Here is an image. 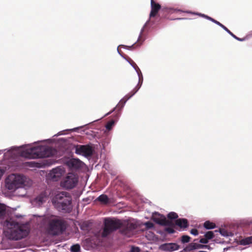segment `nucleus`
Segmentation results:
<instances>
[{
	"instance_id": "33",
	"label": "nucleus",
	"mask_w": 252,
	"mask_h": 252,
	"mask_svg": "<svg viewBox=\"0 0 252 252\" xmlns=\"http://www.w3.org/2000/svg\"><path fill=\"white\" fill-rule=\"evenodd\" d=\"M165 11L166 12H170L171 13H175V12H183L184 11L179 9H177V8H172V7H166L165 8Z\"/></svg>"
},
{
	"instance_id": "15",
	"label": "nucleus",
	"mask_w": 252,
	"mask_h": 252,
	"mask_svg": "<svg viewBox=\"0 0 252 252\" xmlns=\"http://www.w3.org/2000/svg\"><path fill=\"white\" fill-rule=\"evenodd\" d=\"M150 22V20L148 19L146 21V22L145 23V24L144 25L143 28L141 29V30L140 31V33H139L138 39L137 40V42H140L139 43V44H138L139 46H141L143 44L144 41L145 40V38H142V37L143 33V32L144 31L145 29L146 28V27L149 24Z\"/></svg>"
},
{
	"instance_id": "21",
	"label": "nucleus",
	"mask_w": 252,
	"mask_h": 252,
	"mask_svg": "<svg viewBox=\"0 0 252 252\" xmlns=\"http://www.w3.org/2000/svg\"><path fill=\"white\" fill-rule=\"evenodd\" d=\"M241 244L243 245H247L252 244V236L242 239L241 241Z\"/></svg>"
},
{
	"instance_id": "7",
	"label": "nucleus",
	"mask_w": 252,
	"mask_h": 252,
	"mask_svg": "<svg viewBox=\"0 0 252 252\" xmlns=\"http://www.w3.org/2000/svg\"><path fill=\"white\" fill-rule=\"evenodd\" d=\"M75 153L77 155L82 156L86 158L91 157L94 153V148L92 144L76 145L74 146Z\"/></svg>"
},
{
	"instance_id": "49",
	"label": "nucleus",
	"mask_w": 252,
	"mask_h": 252,
	"mask_svg": "<svg viewBox=\"0 0 252 252\" xmlns=\"http://www.w3.org/2000/svg\"><path fill=\"white\" fill-rule=\"evenodd\" d=\"M4 171L3 170L0 169V179L3 174Z\"/></svg>"
},
{
	"instance_id": "5",
	"label": "nucleus",
	"mask_w": 252,
	"mask_h": 252,
	"mask_svg": "<svg viewBox=\"0 0 252 252\" xmlns=\"http://www.w3.org/2000/svg\"><path fill=\"white\" fill-rule=\"evenodd\" d=\"M32 185V181L29 178L20 174H11L5 180V187L8 190H15L17 189H24L21 195L25 196L27 190Z\"/></svg>"
},
{
	"instance_id": "9",
	"label": "nucleus",
	"mask_w": 252,
	"mask_h": 252,
	"mask_svg": "<svg viewBox=\"0 0 252 252\" xmlns=\"http://www.w3.org/2000/svg\"><path fill=\"white\" fill-rule=\"evenodd\" d=\"M49 191L45 190L37 195L32 201L31 203L35 207H40L48 199Z\"/></svg>"
},
{
	"instance_id": "52",
	"label": "nucleus",
	"mask_w": 252,
	"mask_h": 252,
	"mask_svg": "<svg viewBox=\"0 0 252 252\" xmlns=\"http://www.w3.org/2000/svg\"><path fill=\"white\" fill-rule=\"evenodd\" d=\"M116 109H117V108H116V107H115L113 109H112L110 111V113H113L114 111H115V110H116Z\"/></svg>"
},
{
	"instance_id": "36",
	"label": "nucleus",
	"mask_w": 252,
	"mask_h": 252,
	"mask_svg": "<svg viewBox=\"0 0 252 252\" xmlns=\"http://www.w3.org/2000/svg\"><path fill=\"white\" fill-rule=\"evenodd\" d=\"M131 65V66L134 69L135 71L137 70H139V68L137 66L136 64L132 61H128V60H126Z\"/></svg>"
},
{
	"instance_id": "4",
	"label": "nucleus",
	"mask_w": 252,
	"mask_h": 252,
	"mask_svg": "<svg viewBox=\"0 0 252 252\" xmlns=\"http://www.w3.org/2000/svg\"><path fill=\"white\" fill-rule=\"evenodd\" d=\"M3 225L7 228L5 231L6 237L10 240H18L28 236L30 232L26 224H20L10 218L6 220Z\"/></svg>"
},
{
	"instance_id": "34",
	"label": "nucleus",
	"mask_w": 252,
	"mask_h": 252,
	"mask_svg": "<svg viewBox=\"0 0 252 252\" xmlns=\"http://www.w3.org/2000/svg\"><path fill=\"white\" fill-rule=\"evenodd\" d=\"M136 89V86L127 94L125 95L124 97L126 98V100H128L131 97H132L136 93H135V91Z\"/></svg>"
},
{
	"instance_id": "10",
	"label": "nucleus",
	"mask_w": 252,
	"mask_h": 252,
	"mask_svg": "<svg viewBox=\"0 0 252 252\" xmlns=\"http://www.w3.org/2000/svg\"><path fill=\"white\" fill-rule=\"evenodd\" d=\"M180 246L176 243H166L160 245L159 249L165 252H173L180 249Z\"/></svg>"
},
{
	"instance_id": "12",
	"label": "nucleus",
	"mask_w": 252,
	"mask_h": 252,
	"mask_svg": "<svg viewBox=\"0 0 252 252\" xmlns=\"http://www.w3.org/2000/svg\"><path fill=\"white\" fill-rule=\"evenodd\" d=\"M70 168L73 169H79L83 167L84 163L78 158H71L67 162Z\"/></svg>"
},
{
	"instance_id": "53",
	"label": "nucleus",
	"mask_w": 252,
	"mask_h": 252,
	"mask_svg": "<svg viewBox=\"0 0 252 252\" xmlns=\"http://www.w3.org/2000/svg\"><path fill=\"white\" fill-rule=\"evenodd\" d=\"M111 114V113H110V112H109L107 114H106L104 116H108Z\"/></svg>"
},
{
	"instance_id": "13",
	"label": "nucleus",
	"mask_w": 252,
	"mask_h": 252,
	"mask_svg": "<svg viewBox=\"0 0 252 252\" xmlns=\"http://www.w3.org/2000/svg\"><path fill=\"white\" fill-rule=\"evenodd\" d=\"M175 224L181 228H186L189 226V222L188 220L186 219L180 218L177 219L175 220Z\"/></svg>"
},
{
	"instance_id": "20",
	"label": "nucleus",
	"mask_w": 252,
	"mask_h": 252,
	"mask_svg": "<svg viewBox=\"0 0 252 252\" xmlns=\"http://www.w3.org/2000/svg\"><path fill=\"white\" fill-rule=\"evenodd\" d=\"M204 227L207 229H211L216 227V224L210 221H206L203 224Z\"/></svg>"
},
{
	"instance_id": "50",
	"label": "nucleus",
	"mask_w": 252,
	"mask_h": 252,
	"mask_svg": "<svg viewBox=\"0 0 252 252\" xmlns=\"http://www.w3.org/2000/svg\"><path fill=\"white\" fill-rule=\"evenodd\" d=\"M6 150H7V149L0 150V154H2V153L5 152Z\"/></svg>"
},
{
	"instance_id": "38",
	"label": "nucleus",
	"mask_w": 252,
	"mask_h": 252,
	"mask_svg": "<svg viewBox=\"0 0 252 252\" xmlns=\"http://www.w3.org/2000/svg\"><path fill=\"white\" fill-rule=\"evenodd\" d=\"M140 42H135L133 44H132V45L131 46H126V45H120L119 46H122V47L124 48H126L127 49H128V50H130L131 49H132L133 47H134V46L135 44H136V43H138V44H139ZM138 46H139L138 45V44H137Z\"/></svg>"
},
{
	"instance_id": "14",
	"label": "nucleus",
	"mask_w": 252,
	"mask_h": 252,
	"mask_svg": "<svg viewBox=\"0 0 252 252\" xmlns=\"http://www.w3.org/2000/svg\"><path fill=\"white\" fill-rule=\"evenodd\" d=\"M127 101V100H126V98H125V97H124L123 98H122L120 100V101H119L118 104L116 105L117 113L116 115V117L117 118H119V117H120V112L121 111V110L123 109V108L125 106V104Z\"/></svg>"
},
{
	"instance_id": "47",
	"label": "nucleus",
	"mask_w": 252,
	"mask_h": 252,
	"mask_svg": "<svg viewBox=\"0 0 252 252\" xmlns=\"http://www.w3.org/2000/svg\"><path fill=\"white\" fill-rule=\"evenodd\" d=\"M205 19H207V20H209V21H211L212 22H213V21H214V19L212 18V17L208 16L207 15H206Z\"/></svg>"
},
{
	"instance_id": "31",
	"label": "nucleus",
	"mask_w": 252,
	"mask_h": 252,
	"mask_svg": "<svg viewBox=\"0 0 252 252\" xmlns=\"http://www.w3.org/2000/svg\"><path fill=\"white\" fill-rule=\"evenodd\" d=\"M143 76H141V77L139 76V77H138V84H137V85L136 86V89L135 91V93H137L138 91V90L140 89V88H141L142 83H143Z\"/></svg>"
},
{
	"instance_id": "45",
	"label": "nucleus",
	"mask_w": 252,
	"mask_h": 252,
	"mask_svg": "<svg viewBox=\"0 0 252 252\" xmlns=\"http://www.w3.org/2000/svg\"><path fill=\"white\" fill-rule=\"evenodd\" d=\"M193 14H195V15H198V16H199L200 17H202L203 18H205L206 15H205L204 14H202L201 13H194Z\"/></svg>"
},
{
	"instance_id": "41",
	"label": "nucleus",
	"mask_w": 252,
	"mask_h": 252,
	"mask_svg": "<svg viewBox=\"0 0 252 252\" xmlns=\"http://www.w3.org/2000/svg\"><path fill=\"white\" fill-rule=\"evenodd\" d=\"M199 242L201 244H206L209 242V240H208L205 237L204 238H201Z\"/></svg>"
},
{
	"instance_id": "27",
	"label": "nucleus",
	"mask_w": 252,
	"mask_h": 252,
	"mask_svg": "<svg viewBox=\"0 0 252 252\" xmlns=\"http://www.w3.org/2000/svg\"><path fill=\"white\" fill-rule=\"evenodd\" d=\"M178 217L177 214L174 212H170L167 215V218L170 220L177 219Z\"/></svg>"
},
{
	"instance_id": "24",
	"label": "nucleus",
	"mask_w": 252,
	"mask_h": 252,
	"mask_svg": "<svg viewBox=\"0 0 252 252\" xmlns=\"http://www.w3.org/2000/svg\"><path fill=\"white\" fill-rule=\"evenodd\" d=\"M163 223L164 224H163L162 226H166V227H174L176 225L175 223H174L173 222L170 220H167L166 218L164 220Z\"/></svg>"
},
{
	"instance_id": "19",
	"label": "nucleus",
	"mask_w": 252,
	"mask_h": 252,
	"mask_svg": "<svg viewBox=\"0 0 252 252\" xmlns=\"http://www.w3.org/2000/svg\"><path fill=\"white\" fill-rule=\"evenodd\" d=\"M151 9L157 11H158L161 8L160 5L158 3H156L154 0H151Z\"/></svg>"
},
{
	"instance_id": "8",
	"label": "nucleus",
	"mask_w": 252,
	"mask_h": 252,
	"mask_svg": "<svg viewBox=\"0 0 252 252\" xmlns=\"http://www.w3.org/2000/svg\"><path fill=\"white\" fill-rule=\"evenodd\" d=\"M78 182L77 176L71 173H68L61 182V186L67 189L73 188Z\"/></svg>"
},
{
	"instance_id": "18",
	"label": "nucleus",
	"mask_w": 252,
	"mask_h": 252,
	"mask_svg": "<svg viewBox=\"0 0 252 252\" xmlns=\"http://www.w3.org/2000/svg\"><path fill=\"white\" fill-rule=\"evenodd\" d=\"M69 250L70 252H82L81 246L79 244L72 245Z\"/></svg>"
},
{
	"instance_id": "39",
	"label": "nucleus",
	"mask_w": 252,
	"mask_h": 252,
	"mask_svg": "<svg viewBox=\"0 0 252 252\" xmlns=\"http://www.w3.org/2000/svg\"><path fill=\"white\" fill-rule=\"evenodd\" d=\"M174 228V227H166L164 229V231L168 232L169 234H173L175 232Z\"/></svg>"
},
{
	"instance_id": "51",
	"label": "nucleus",
	"mask_w": 252,
	"mask_h": 252,
	"mask_svg": "<svg viewBox=\"0 0 252 252\" xmlns=\"http://www.w3.org/2000/svg\"><path fill=\"white\" fill-rule=\"evenodd\" d=\"M184 19H186V18H177L174 19V20H184Z\"/></svg>"
},
{
	"instance_id": "28",
	"label": "nucleus",
	"mask_w": 252,
	"mask_h": 252,
	"mask_svg": "<svg viewBox=\"0 0 252 252\" xmlns=\"http://www.w3.org/2000/svg\"><path fill=\"white\" fill-rule=\"evenodd\" d=\"M214 233L213 231H209L205 233L204 237H205L209 241L214 237Z\"/></svg>"
},
{
	"instance_id": "35",
	"label": "nucleus",
	"mask_w": 252,
	"mask_h": 252,
	"mask_svg": "<svg viewBox=\"0 0 252 252\" xmlns=\"http://www.w3.org/2000/svg\"><path fill=\"white\" fill-rule=\"evenodd\" d=\"M215 232H218V230H215ZM220 233L224 237H227L229 236L228 232L223 228H220L219 230Z\"/></svg>"
},
{
	"instance_id": "32",
	"label": "nucleus",
	"mask_w": 252,
	"mask_h": 252,
	"mask_svg": "<svg viewBox=\"0 0 252 252\" xmlns=\"http://www.w3.org/2000/svg\"><path fill=\"white\" fill-rule=\"evenodd\" d=\"M190 237L186 235H184L181 237V241L183 244L187 243L190 241Z\"/></svg>"
},
{
	"instance_id": "2",
	"label": "nucleus",
	"mask_w": 252,
	"mask_h": 252,
	"mask_svg": "<svg viewBox=\"0 0 252 252\" xmlns=\"http://www.w3.org/2000/svg\"><path fill=\"white\" fill-rule=\"evenodd\" d=\"M137 226V224L134 220H121L115 218H105L103 227L96 235L98 238L105 239L119 229L121 234L129 237L133 234V231Z\"/></svg>"
},
{
	"instance_id": "56",
	"label": "nucleus",
	"mask_w": 252,
	"mask_h": 252,
	"mask_svg": "<svg viewBox=\"0 0 252 252\" xmlns=\"http://www.w3.org/2000/svg\"><path fill=\"white\" fill-rule=\"evenodd\" d=\"M187 13H191V12H189V11H186Z\"/></svg>"
},
{
	"instance_id": "22",
	"label": "nucleus",
	"mask_w": 252,
	"mask_h": 252,
	"mask_svg": "<svg viewBox=\"0 0 252 252\" xmlns=\"http://www.w3.org/2000/svg\"><path fill=\"white\" fill-rule=\"evenodd\" d=\"M226 31L229 35H230L232 37H233L235 39L240 41H243L246 40V38H239L237 36H236L235 34H233L230 30H229L227 28H225V30H224Z\"/></svg>"
},
{
	"instance_id": "44",
	"label": "nucleus",
	"mask_w": 252,
	"mask_h": 252,
	"mask_svg": "<svg viewBox=\"0 0 252 252\" xmlns=\"http://www.w3.org/2000/svg\"><path fill=\"white\" fill-rule=\"evenodd\" d=\"M130 252H140V249L137 247H132Z\"/></svg>"
},
{
	"instance_id": "11",
	"label": "nucleus",
	"mask_w": 252,
	"mask_h": 252,
	"mask_svg": "<svg viewBox=\"0 0 252 252\" xmlns=\"http://www.w3.org/2000/svg\"><path fill=\"white\" fill-rule=\"evenodd\" d=\"M64 172V170L63 168L61 166H58L51 170L49 175L53 180L57 181L60 179Z\"/></svg>"
},
{
	"instance_id": "58",
	"label": "nucleus",
	"mask_w": 252,
	"mask_h": 252,
	"mask_svg": "<svg viewBox=\"0 0 252 252\" xmlns=\"http://www.w3.org/2000/svg\"><path fill=\"white\" fill-rule=\"evenodd\" d=\"M197 241V239H195L194 241Z\"/></svg>"
},
{
	"instance_id": "17",
	"label": "nucleus",
	"mask_w": 252,
	"mask_h": 252,
	"mask_svg": "<svg viewBox=\"0 0 252 252\" xmlns=\"http://www.w3.org/2000/svg\"><path fill=\"white\" fill-rule=\"evenodd\" d=\"M98 201L103 204H108L110 203V199L106 194H101L97 197L96 199Z\"/></svg>"
},
{
	"instance_id": "6",
	"label": "nucleus",
	"mask_w": 252,
	"mask_h": 252,
	"mask_svg": "<svg viewBox=\"0 0 252 252\" xmlns=\"http://www.w3.org/2000/svg\"><path fill=\"white\" fill-rule=\"evenodd\" d=\"M55 207L62 213H69L72 209V197L70 194L63 191L58 193L52 200Z\"/></svg>"
},
{
	"instance_id": "48",
	"label": "nucleus",
	"mask_w": 252,
	"mask_h": 252,
	"mask_svg": "<svg viewBox=\"0 0 252 252\" xmlns=\"http://www.w3.org/2000/svg\"><path fill=\"white\" fill-rule=\"evenodd\" d=\"M136 73L137 74V75H138V77H139V76L141 77V76H143L142 74V73H141V71L140 70V69H139V70H136Z\"/></svg>"
},
{
	"instance_id": "23",
	"label": "nucleus",
	"mask_w": 252,
	"mask_h": 252,
	"mask_svg": "<svg viewBox=\"0 0 252 252\" xmlns=\"http://www.w3.org/2000/svg\"><path fill=\"white\" fill-rule=\"evenodd\" d=\"M83 126H82L80 127H75L73 128L68 129H66L65 130L61 131L59 132L57 134L54 135V136H58L59 135L64 134V132L65 131H77V130L78 129H79L80 128L83 127Z\"/></svg>"
},
{
	"instance_id": "46",
	"label": "nucleus",
	"mask_w": 252,
	"mask_h": 252,
	"mask_svg": "<svg viewBox=\"0 0 252 252\" xmlns=\"http://www.w3.org/2000/svg\"><path fill=\"white\" fill-rule=\"evenodd\" d=\"M119 47H120V46H119L118 47V48H117V52H118V54H119V55H120L122 58H123L124 59H125L126 60V58L124 56V55L121 53V52L120 51V50H119Z\"/></svg>"
},
{
	"instance_id": "29",
	"label": "nucleus",
	"mask_w": 252,
	"mask_h": 252,
	"mask_svg": "<svg viewBox=\"0 0 252 252\" xmlns=\"http://www.w3.org/2000/svg\"><path fill=\"white\" fill-rule=\"evenodd\" d=\"M115 123V121L113 120L109 121L105 125V127L108 131L110 130Z\"/></svg>"
},
{
	"instance_id": "40",
	"label": "nucleus",
	"mask_w": 252,
	"mask_h": 252,
	"mask_svg": "<svg viewBox=\"0 0 252 252\" xmlns=\"http://www.w3.org/2000/svg\"><path fill=\"white\" fill-rule=\"evenodd\" d=\"M213 22L215 24H216V25L219 26L222 29H223L224 30H225V28H226V27L225 26H224L223 25H222L221 23H220V22L216 20L215 19L214 20V21H213Z\"/></svg>"
},
{
	"instance_id": "57",
	"label": "nucleus",
	"mask_w": 252,
	"mask_h": 252,
	"mask_svg": "<svg viewBox=\"0 0 252 252\" xmlns=\"http://www.w3.org/2000/svg\"><path fill=\"white\" fill-rule=\"evenodd\" d=\"M99 120V119H98V120ZM98 121V120H96L95 121H94V122H93L92 123H94V122H96V121Z\"/></svg>"
},
{
	"instance_id": "42",
	"label": "nucleus",
	"mask_w": 252,
	"mask_h": 252,
	"mask_svg": "<svg viewBox=\"0 0 252 252\" xmlns=\"http://www.w3.org/2000/svg\"><path fill=\"white\" fill-rule=\"evenodd\" d=\"M158 11H154L153 9H151V12L150 13V17L149 19L150 20L151 18L155 17L157 14L158 13Z\"/></svg>"
},
{
	"instance_id": "16",
	"label": "nucleus",
	"mask_w": 252,
	"mask_h": 252,
	"mask_svg": "<svg viewBox=\"0 0 252 252\" xmlns=\"http://www.w3.org/2000/svg\"><path fill=\"white\" fill-rule=\"evenodd\" d=\"M156 216H153V220L157 224L160 225H163L164 220L165 219V216L160 215L158 213H156Z\"/></svg>"
},
{
	"instance_id": "3",
	"label": "nucleus",
	"mask_w": 252,
	"mask_h": 252,
	"mask_svg": "<svg viewBox=\"0 0 252 252\" xmlns=\"http://www.w3.org/2000/svg\"><path fill=\"white\" fill-rule=\"evenodd\" d=\"M42 223L48 234L54 236L63 234L67 228V222L63 218L53 214L44 215Z\"/></svg>"
},
{
	"instance_id": "26",
	"label": "nucleus",
	"mask_w": 252,
	"mask_h": 252,
	"mask_svg": "<svg viewBox=\"0 0 252 252\" xmlns=\"http://www.w3.org/2000/svg\"><path fill=\"white\" fill-rule=\"evenodd\" d=\"M194 250L192 243L189 244L181 252H188Z\"/></svg>"
},
{
	"instance_id": "54",
	"label": "nucleus",
	"mask_w": 252,
	"mask_h": 252,
	"mask_svg": "<svg viewBox=\"0 0 252 252\" xmlns=\"http://www.w3.org/2000/svg\"><path fill=\"white\" fill-rule=\"evenodd\" d=\"M21 217V215H17V216H16V217H17V218H20Z\"/></svg>"
},
{
	"instance_id": "25",
	"label": "nucleus",
	"mask_w": 252,
	"mask_h": 252,
	"mask_svg": "<svg viewBox=\"0 0 252 252\" xmlns=\"http://www.w3.org/2000/svg\"><path fill=\"white\" fill-rule=\"evenodd\" d=\"M6 206L3 204L0 203V218H2L5 214Z\"/></svg>"
},
{
	"instance_id": "1",
	"label": "nucleus",
	"mask_w": 252,
	"mask_h": 252,
	"mask_svg": "<svg viewBox=\"0 0 252 252\" xmlns=\"http://www.w3.org/2000/svg\"><path fill=\"white\" fill-rule=\"evenodd\" d=\"M44 140L37 141L33 143L24 145L20 147H11L4 153L3 164L7 165L8 168L15 165L19 157H24L29 159H35L52 157L54 155L55 150L47 146L35 145L40 142L47 141Z\"/></svg>"
},
{
	"instance_id": "43",
	"label": "nucleus",
	"mask_w": 252,
	"mask_h": 252,
	"mask_svg": "<svg viewBox=\"0 0 252 252\" xmlns=\"http://www.w3.org/2000/svg\"><path fill=\"white\" fill-rule=\"evenodd\" d=\"M190 234H191L192 235H194V236H197L198 235V230L195 229V228H193V229H192L190 231Z\"/></svg>"
},
{
	"instance_id": "37",
	"label": "nucleus",
	"mask_w": 252,
	"mask_h": 252,
	"mask_svg": "<svg viewBox=\"0 0 252 252\" xmlns=\"http://www.w3.org/2000/svg\"><path fill=\"white\" fill-rule=\"evenodd\" d=\"M144 225L146 226L147 229H151L154 227V224L150 221H148L144 223Z\"/></svg>"
},
{
	"instance_id": "30",
	"label": "nucleus",
	"mask_w": 252,
	"mask_h": 252,
	"mask_svg": "<svg viewBox=\"0 0 252 252\" xmlns=\"http://www.w3.org/2000/svg\"><path fill=\"white\" fill-rule=\"evenodd\" d=\"M192 244L193 247H194V250L198 249L209 248V246L208 245H203L196 243H192Z\"/></svg>"
},
{
	"instance_id": "55",
	"label": "nucleus",
	"mask_w": 252,
	"mask_h": 252,
	"mask_svg": "<svg viewBox=\"0 0 252 252\" xmlns=\"http://www.w3.org/2000/svg\"><path fill=\"white\" fill-rule=\"evenodd\" d=\"M198 252H207L206 251H200Z\"/></svg>"
}]
</instances>
